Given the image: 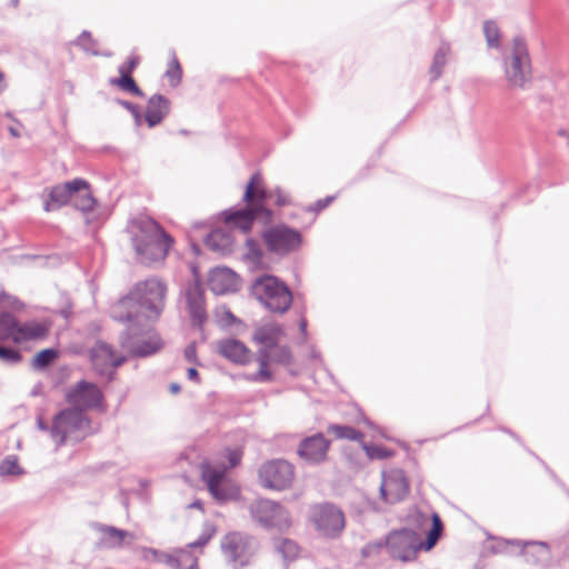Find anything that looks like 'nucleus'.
<instances>
[{
	"instance_id": "nucleus-47",
	"label": "nucleus",
	"mask_w": 569,
	"mask_h": 569,
	"mask_svg": "<svg viewBox=\"0 0 569 569\" xmlns=\"http://www.w3.org/2000/svg\"><path fill=\"white\" fill-rule=\"evenodd\" d=\"M118 103L127 109L136 119H139L140 117V109L137 104L127 101V100H119Z\"/></svg>"
},
{
	"instance_id": "nucleus-8",
	"label": "nucleus",
	"mask_w": 569,
	"mask_h": 569,
	"mask_svg": "<svg viewBox=\"0 0 569 569\" xmlns=\"http://www.w3.org/2000/svg\"><path fill=\"white\" fill-rule=\"evenodd\" d=\"M224 558L234 568H241L250 562L257 549L256 540L242 532H230L220 542Z\"/></svg>"
},
{
	"instance_id": "nucleus-34",
	"label": "nucleus",
	"mask_w": 569,
	"mask_h": 569,
	"mask_svg": "<svg viewBox=\"0 0 569 569\" xmlns=\"http://www.w3.org/2000/svg\"><path fill=\"white\" fill-rule=\"evenodd\" d=\"M110 83L118 87L122 91L130 92L137 97H143L142 90L137 86L133 78L129 74L120 76L119 78L111 79Z\"/></svg>"
},
{
	"instance_id": "nucleus-53",
	"label": "nucleus",
	"mask_w": 569,
	"mask_h": 569,
	"mask_svg": "<svg viewBox=\"0 0 569 569\" xmlns=\"http://www.w3.org/2000/svg\"><path fill=\"white\" fill-rule=\"evenodd\" d=\"M299 328H300V331L302 333H306V329H307V321L305 319H302L299 323Z\"/></svg>"
},
{
	"instance_id": "nucleus-42",
	"label": "nucleus",
	"mask_w": 569,
	"mask_h": 569,
	"mask_svg": "<svg viewBox=\"0 0 569 569\" xmlns=\"http://www.w3.org/2000/svg\"><path fill=\"white\" fill-rule=\"evenodd\" d=\"M166 77L169 78L170 83L172 87H176L181 79V68L177 60V58H173L172 62L170 63Z\"/></svg>"
},
{
	"instance_id": "nucleus-30",
	"label": "nucleus",
	"mask_w": 569,
	"mask_h": 569,
	"mask_svg": "<svg viewBox=\"0 0 569 569\" xmlns=\"http://www.w3.org/2000/svg\"><path fill=\"white\" fill-rule=\"evenodd\" d=\"M204 242L212 251L224 252L230 250L233 239L228 231L216 229L206 237Z\"/></svg>"
},
{
	"instance_id": "nucleus-19",
	"label": "nucleus",
	"mask_w": 569,
	"mask_h": 569,
	"mask_svg": "<svg viewBox=\"0 0 569 569\" xmlns=\"http://www.w3.org/2000/svg\"><path fill=\"white\" fill-rule=\"evenodd\" d=\"M87 187L88 181L81 178L54 186L49 193V200L44 203V210L51 211L61 208L69 201H72V198L77 192L81 189H86Z\"/></svg>"
},
{
	"instance_id": "nucleus-1",
	"label": "nucleus",
	"mask_w": 569,
	"mask_h": 569,
	"mask_svg": "<svg viewBox=\"0 0 569 569\" xmlns=\"http://www.w3.org/2000/svg\"><path fill=\"white\" fill-rule=\"evenodd\" d=\"M167 287L156 278L147 279L134 286L133 290L119 300L111 310L117 321H132L133 318L154 321L164 308Z\"/></svg>"
},
{
	"instance_id": "nucleus-2",
	"label": "nucleus",
	"mask_w": 569,
	"mask_h": 569,
	"mask_svg": "<svg viewBox=\"0 0 569 569\" xmlns=\"http://www.w3.org/2000/svg\"><path fill=\"white\" fill-rule=\"evenodd\" d=\"M268 192L263 187L259 172L253 173L246 184L243 193L244 208L224 211V222L247 233L256 220L268 223L272 219V211L267 207Z\"/></svg>"
},
{
	"instance_id": "nucleus-27",
	"label": "nucleus",
	"mask_w": 569,
	"mask_h": 569,
	"mask_svg": "<svg viewBox=\"0 0 569 569\" xmlns=\"http://www.w3.org/2000/svg\"><path fill=\"white\" fill-rule=\"evenodd\" d=\"M284 332L281 325L277 322H267L254 329L252 339L254 342L262 345V348H271L278 343Z\"/></svg>"
},
{
	"instance_id": "nucleus-25",
	"label": "nucleus",
	"mask_w": 569,
	"mask_h": 569,
	"mask_svg": "<svg viewBox=\"0 0 569 569\" xmlns=\"http://www.w3.org/2000/svg\"><path fill=\"white\" fill-rule=\"evenodd\" d=\"M218 352L229 361L246 365L250 361L251 352L247 346L237 339H223L217 343Z\"/></svg>"
},
{
	"instance_id": "nucleus-28",
	"label": "nucleus",
	"mask_w": 569,
	"mask_h": 569,
	"mask_svg": "<svg viewBox=\"0 0 569 569\" xmlns=\"http://www.w3.org/2000/svg\"><path fill=\"white\" fill-rule=\"evenodd\" d=\"M169 100L162 94H153L149 101L146 111V121L149 127L159 124L169 113Z\"/></svg>"
},
{
	"instance_id": "nucleus-56",
	"label": "nucleus",
	"mask_w": 569,
	"mask_h": 569,
	"mask_svg": "<svg viewBox=\"0 0 569 569\" xmlns=\"http://www.w3.org/2000/svg\"><path fill=\"white\" fill-rule=\"evenodd\" d=\"M20 1L19 0H10V4L13 7V8H17L19 6Z\"/></svg>"
},
{
	"instance_id": "nucleus-32",
	"label": "nucleus",
	"mask_w": 569,
	"mask_h": 569,
	"mask_svg": "<svg viewBox=\"0 0 569 569\" xmlns=\"http://www.w3.org/2000/svg\"><path fill=\"white\" fill-rule=\"evenodd\" d=\"M328 432L335 435L337 439H348L353 441H360L363 435L357 429L349 426L330 425Z\"/></svg>"
},
{
	"instance_id": "nucleus-51",
	"label": "nucleus",
	"mask_w": 569,
	"mask_h": 569,
	"mask_svg": "<svg viewBox=\"0 0 569 569\" xmlns=\"http://www.w3.org/2000/svg\"><path fill=\"white\" fill-rule=\"evenodd\" d=\"M187 376L190 380H196L198 378V371L196 368H189L187 371Z\"/></svg>"
},
{
	"instance_id": "nucleus-38",
	"label": "nucleus",
	"mask_w": 569,
	"mask_h": 569,
	"mask_svg": "<svg viewBox=\"0 0 569 569\" xmlns=\"http://www.w3.org/2000/svg\"><path fill=\"white\" fill-rule=\"evenodd\" d=\"M74 44L80 47L82 50H84L88 53L91 54H98V51L96 49L97 42L92 38L91 33L89 31H83L78 39L74 41Z\"/></svg>"
},
{
	"instance_id": "nucleus-31",
	"label": "nucleus",
	"mask_w": 569,
	"mask_h": 569,
	"mask_svg": "<svg viewBox=\"0 0 569 569\" xmlns=\"http://www.w3.org/2000/svg\"><path fill=\"white\" fill-rule=\"evenodd\" d=\"M273 548L286 561L296 559L299 553L298 545L288 538L273 539Z\"/></svg>"
},
{
	"instance_id": "nucleus-44",
	"label": "nucleus",
	"mask_w": 569,
	"mask_h": 569,
	"mask_svg": "<svg viewBox=\"0 0 569 569\" xmlns=\"http://www.w3.org/2000/svg\"><path fill=\"white\" fill-rule=\"evenodd\" d=\"M213 533H214L213 528L206 529L196 541L188 543V548H201V547L206 546L209 542V540L212 538Z\"/></svg>"
},
{
	"instance_id": "nucleus-46",
	"label": "nucleus",
	"mask_w": 569,
	"mask_h": 569,
	"mask_svg": "<svg viewBox=\"0 0 569 569\" xmlns=\"http://www.w3.org/2000/svg\"><path fill=\"white\" fill-rule=\"evenodd\" d=\"M242 458V451L239 449H233L228 451V460L230 468L238 466Z\"/></svg>"
},
{
	"instance_id": "nucleus-15",
	"label": "nucleus",
	"mask_w": 569,
	"mask_h": 569,
	"mask_svg": "<svg viewBox=\"0 0 569 569\" xmlns=\"http://www.w3.org/2000/svg\"><path fill=\"white\" fill-rule=\"evenodd\" d=\"M263 239L267 248L278 254L296 250L301 243L300 232L283 224L266 230Z\"/></svg>"
},
{
	"instance_id": "nucleus-43",
	"label": "nucleus",
	"mask_w": 569,
	"mask_h": 569,
	"mask_svg": "<svg viewBox=\"0 0 569 569\" xmlns=\"http://www.w3.org/2000/svg\"><path fill=\"white\" fill-rule=\"evenodd\" d=\"M139 62H140V59L138 56L129 57L127 59V61L123 62L122 64H120L118 68L120 76H126V74L131 76L133 70L138 67Z\"/></svg>"
},
{
	"instance_id": "nucleus-6",
	"label": "nucleus",
	"mask_w": 569,
	"mask_h": 569,
	"mask_svg": "<svg viewBox=\"0 0 569 569\" xmlns=\"http://www.w3.org/2000/svg\"><path fill=\"white\" fill-rule=\"evenodd\" d=\"M254 297L271 312L284 313L292 303L289 288L273 276H262L252 284Z\"/></svg>"
},
{
	"instance_id": "nucleus-58",
	"label": "nucleus",
	"mask_w": 569,
	"mask_h": 569,
	"mask_svg": "<svg viewBox=\"0 0 569 569\" xmlns=\"http://www.w3.org/2000/svg\"><path fill=\"white\" fill-rule=\"evenodd\" d=\"M10 133L14 137L19 136V133L13 128H10Z\"/></svg>"
},
{
	"instance_id": "nucleus-36",
	"label": "nucleus",
	"mask_w": 569,
	"mask_h": 569,
	"mask_svg": "<svg viewBox=\"0 0 569 569\" xmlns=\"http://www.w3.org/2000/svg\"><path fill=\"white\" fill-rule=\"evenodd\" d=\"M23 473L22 468L18 463V459L13 456L7 457L0 463V476H20Z\"/></svg>"
},
{
	"instance_id": "nucleus-12",
	"label": "nucleus",
	"mask_w": 569,
	"mask_h": 569,
	"mask_svg": "<svg viewBox=\"0 0 569 569\" xmlns=\"http://www.w3.org/2000/svg\"><path fill=\"white\" fill-rule=\"evenodd\" d=\"M422 542L419 536L410 529H400L389 533L386 548L389 555L401 561H411L421 549Z\"/></svg>"
},
{
	"instance_id": "nucleus-39",
	"label": "nucleus",
	"mask_w": 569,
	"mask_h": 569,
	"mask_svg": "<svg viewBox=\"0 0 569 569\" xmlns=\"http://www.w3.org/2000/svg\"><path fill=\"white\" fill-rule=\"evenodd\" d=\"M483 32L489 47L497 48L499 46V29L493 21H486Z\"/></svg>"
},
{
	"instance_id": "nucleus-29",
	"label": "nucleus",
	"mask_w": 569,
	"mask_h": 569,
	"mask_svg": "<svg viewBox=\"0 0 569 569\" xmlns=\"http://www.w3.org/2000/svg\"><path fill=\"white\" fill-rule=\"evenodd\" d=\"M176 555H170L153 548H149L144 550V555L148 559H152L157 562L164 563L169 566L170 568H181L182 567V559L184 557H189L188 551L184 549H178Z\"/></svg>"
},
{
	"instance_id": "nucleus-24",
	"label": "nucleus",
	"mask_w": 569,
	"mask_h": 569,
	"mask_svg": "<svg viewBox=\"0 0 569 569\" xmlns=\"http://www.w3.org/2000/svg\"><path fill=\"white\" fill-rule=\"evenodd\" d=\"M186 300L193 322L201 326L206 318L204 293L199 282L190 283L186 289Z\"/></svg>"
},
{
	"instance_id": "nucleus-54",
	"label": "nucleus",
	"mask_w": 569,
	"mask_h": 569,
	"mask_svg": "<svg viewBox=\"0 0 569 569\" xmlns=\"http://www.w3.org/2000/svg\"><path fill=\"white\" fill-rule=\"evenodd\" d=\"M224 315L229 322L236 321V317L230 311H227Z\"/></svg>"
},
{
	"instance_id": "nucleus-5",
	"label": "nucleus",
	"mask_w": 569,
	"mask_h": 569,
	"mask_svg": "<svg viewBox=\"0 0 569 569\" xmlns=\"http://www.w3.org/2000/svg\"><path fill=\"white\" fill-rule=\"evenodd\" d=\"M90 433V419L78 409H64L54 416L50 436L57 447L67 440L80 441Z\"/></svg>"
},
{
	"instance_id": "nucleus-4",
	"label": "nucleus",
	"mask_w": 569,
	"mask_h": 569,
	"mask_svg": "<svg viewBox=\"0 0 569 569\" xmlns=\"http://www.w3.org/2000/svg\"><path fill=\"white\" fill-rule=\"evenodd\" d=\"M503 72L510 89L523 90L531 83V61L523 38L513 39L510 53L503 59Z\"/></svg>"
},
{
	"instance_id": "nucleus-7",
	"label": "nucleus",
	"mask_w": 569,
	"mask_h": 569,
	"mask_svg": "<svg viewBox=\"0 0 569 569\" xmlns=\"http://www.w3.org/2000/svg\"><path fill=\"white\" fill-rule=\"evenodd\" d=\"M128 328L126 333L121 337V345L128 349L133 356L147 357L162 348V340L160 337L147 329V320L133 318L132 321H127Z\"/></svg>"
},
{
	"instance_id": "nucleus-21",
	"label": "nucleus",
	"mask_w": 569,
	"mask_h": 569,
	"mask_svg": "<svg viewBox=\"0 0 569 569\" xmlns=\"http://www.w3.org/2000/svg\"><path fill=\"white\" fill-rule=\"evenodd\" d=\"M208 284L213 293L224 295L237 290L238 276L227 267H217L210 271Z\"/></svg>"
},
{
	"instance_id": "nucleus-17",
	"label": "nucleus",
	"mask_w": 569,
	"mask_h": 569,
	"mask_svg": "<svg viewBox=\"0 0 569 569\" xmlns=\"http://www.w3.org/2000/svg\"><path fill=\"white\" fill-rule=\"evenodd\" d=\"M312 519L317 529L325 536L335 537L345 528L343 512L330 503L316 507Z\"/></svg>"
},
{
	"instance_id": "nucleus-55",
	"label": "nucleus",
	"mask_w": 569,
	"mask_h": 569,
	"mask_svg": "<svg viewBox=\"0 0 569 569\" xmlns=\"http://www.w3.org/2000/svg\"><path fill=\"white\" fill-rule=\"evenodd\" d=\"M38 427L43 431L48 430L47 426L41 420L38 421Z\"/></svg>"
},
{
	"instance_id": "nucleus-50",
	"label": "nucleus",
	"mask_w": 569,
	"mask_h": 569,
	"mask_svg": "<svg viewBox=\"0 0 569 569\" xmlns=\"http://www.w3.org/2000/svg\"><path fill=\"white\" fill-rule=\"evenodd\" d=\"M366 449H367L368 453L370 455V457H379V458L385 457V455H383L382 450H380V449H376V448H375V449L372 450V452L369 450V448H367V447H366Z\"/></svg>"
},
{
	"instance_id": "nucleus-18",
	"label": "nucleus",
	"mask_w": 569,
	"mask_h": 569,
	"mask_svg": "<svg viewBox=\"0 0 569 569\" xmlns=\"http://www.w3.org/2000/svg\"><path fill=\"white\" fill-rule=\"evenodd\" d=\"M409 485L402 470L393 469L382 476L381 498L388 503H397L406 498Z\"/></svg>"
},
{
	"instance_id": "nucleus-35",
	"label": "nucleus",
	"mask_w": 569,
	"mask_h": 569,
	"mask_svg": "<svg viewBox=\"0 0 569 569\" xmlns=\"http://www.w3.org/2000/svg\"><path fill=\"white\" fill-rule=\"evenodd\" d=\"M449 47L447 44H442L436 52L433 57V62L430 68L432 80H436L440 77L442 72V68L446 64V57L449 52Z\"/></svg>"
},
{
	"instance_id": "nucleus-37",
	"label": "nucleus",
	"mask_w": 569,
	"mask_h": 569,
	"mask_svg": "<svg viewBox=\"0 0 569 569\" xmlns=\"http://www.w3.org/2000/svg\"><path fill=\"white\" fill-rule=\"evenodd\" d=\"M57 358V351L53 349H44L36 355L32 366L36 369H42L49 366Z\"/></svg>"
},
{
	"instance_id": "nucleus-11",
	"label": "nucleus",
	"mask_w": 569,
	"mask_h": 569,
	"mask_svg": "<svg viewBox=\"0 0 569 569\" xmlns=\"http://www.w3.org/2000/svg\"><path fill=\"white\" fill-rule=\"evenodd\" d=\"M258 475L264 488L281 491L292 485L295 467L284 459H272L261 465Z\"/></svg>"
},
{
	"instance_id": "nucleus-20",
	"label": "nucleus",
	"mask_w": 569,
	"mask_h": 569,
	"mask_svg": "<svg viewBox=\"0 0 569 569\" xmlns=\"http://www.w3.org/2000/svg\"><path fill=\"white\" fill-rule=\"evenodd\" d=\"M329 446L330 441L322 433H316L300 442L298 455L309 463H319L326 459Z\"/></svg>"
},
{
	"instance_id": "nucleus-9",
	"label": "nucleus",
	"mask_w": 569,
	"mask_h": 569,
	"mask_svg": "<svg viewBox=\"0 0 569 569\" xmlns=\"http://www.w3.org/2000/svg\"><path fill=\"white\" fill-rule=\"evenodd\" d=\"M48 329L44 325L31 321L18 326L16 318L9 312H1L0 316V340L12 339L17 343L29 340L42 339Z\"/></svg>"
},
{
	"instance_id": "nucleus-57",
	"label": "nucleus",
	"mask_w": 569,
	"mask_h": 569,
	"mask_svg": "<svg viewBox=\"0 0 569 569\" xmlns=\"http://www.w3.org/2000/svg\"><path fill=\"white\" fill-rule=\"evenodd\" d=\"M198 565H197V560L193 559L192 560V563L189 566V569H197Z\"/></svg>"
},
{
	"instance_id": "nucleus-49",
	"label": "nucleus",
	"mask_w": 569,
	"mask_h": 569,
	"mask_svg": "<svg viewBox=\"0 0 569 569\" xmlns=\"http://www.w3.org/2000/svg\"><path fill=\"white\" fill-rule=\"evenodd\" d=\"M333 199L335 197L332 196L320 199L310 209L316 212L321 211L327 208L333 201Z\"/></svg>"
},
{
	"instance_id": "nucleus-41",
	"label": "nucleus",
	"mask_w": 569,
	"mask_h": 569,
	"mask_svg": "<svg viewBox=\"0 0 569 569\" xmlns=\"http://www.w3.org/2000/svg\"><path fill=\"white\" fill-rule=\"evenodd\" d=\"M442 530V523L437 513H433L432 516V529L430 530L428 535V546L427 549L431 548L438 538L440 537V532Z\"/></svg>"
},
{
	"instance_id": "nucleus-40",
	"label": "nucleus",
	"mask_w": 569,
	"mask_h": 569,
	"mask_svg": "<svg viewBox=\"0 0 569 569\" xmlns=\"http://www.w3.org/2000/svg\"><path fill=\"white\" fill-rule=\"evenodd\" d=\"M21 353L13 348L0 346V361L7 365H16L21 361Z\"/></svg>"
},
{
	"instance_id": "nucleus-16",
	"label": "nucleus",
	"mask_w": 569,
	"mask_h": 569,
	"mask_svg": "<svg viewBox=\"0 0 569 569\" xmlns=\"http://www.w3.org/2000/svg\"><path fill=\"white\" fill-rule=\"evenodd\" d=\"M90 359L96 372L108 380H112L114 370L120 367L126 358L113 351L111 346L98 341L90 351Z\"/></svg>"
},
{
	"instance_id": "nucleus-22",
	"label": "nucleus",
	"mask_w": 569,
	"mask_h": 569,
	"mask_svg": "<svg viewBox=\"0 0 569 569\" xmlns=\"http://www.w3.org/2000/svg\"><path fill=\"white\" fill-rule=\"evenodd\" d=\"M94 528L100 532L101 537L97 546L99 548H120L122 546L131 545L134 540V535L127 530L118 529L112 526L94 525Z\"/></svg>"
},
{
	"instance_id": "nucleus-48",
	"label": "nucleus",
	"mask_w": 569,
	"mask_h": 569,
	"mask_svg": "<svg viewBox=\"0 0 569 569\" xmlns=\"http://www.w3.org/2000/svg\"><path fill=\"white\" fill-rule=\"evenodd\" d=\"M184 358L187 359V361H189L191 363L197 362V347H196L194 342H192L186 347Z\"/></svg>"
},
{
	"instance_id": "nucleus-45",
	"label": "nucleus",
	"mask_w": 569,
	"mask_h": 569,
	"mask_svg": "<svg viewBox=\"0 0 569 569\" xmlns=\"http://www.w3.org/2000/svg\"><path fill=\"white\" fill-rule=\"evenodd\" d=\"M267 192H268L267 199L272 198L274 196V198H276L274 202L277 206L283 207L289 203V197L284 192H282L279 188L271 190V191L267 190Z\"/></svg>"
},
{
	"instance_id": "nucleus-26",
	"label": "nucleus",
	"mask_w": 569,
	"mask_h": 569,
	"mask_svg": "<svg viewBox=\"0 0 569 569\" xmlns=\"http://www.w3.org/2000/svg\"><path fill=\"white\" fill-rule=\"evenodd\" d=\"M226 470L227 468L223 466H212L209 462L201 465L202 479L207 483L210 493L219 500L227 498V495L221 489V483L224 478Z\"/></svg>"
},
{
	"instance_id": "nucleus-52",
	"label": "nucleus",
	"mask_w": 569,
	"mask_h": 569,
	"mask_svg": "<svg viewBox=\"0 0 569 569\" xmlns=\"http://www.w3.org/2000/svg\"><path fill=\"white\" fill-rule=\"evenodd\" d=\"M170 391H171L172 393H178V392L180 391V386H179V385H177V383H171V385H170Z\"/></svg>"
},
{
	"instance_id": "nucleus-3",
	"label": "nucleus",
	"mask_w": 569,
	"mask_h": 569,
	"mask_svg": "<svg viewBox=\"0 0 569 569\" xmlns=\"http://www.w3.org/2000/svg\"><path fill=\"white\" fill-rule=\"evenodd\" d=\"M132 242L142 263H152L166 258L172 239L152 219L141 218L132 223Z\"/></svg>"
},
{
	"instance_id": "nucleus-10",
	"label": "nucleus",
	"mask_w": 569,
	"mask_h": 569,
	"mask_svg": "<svg viewBox=\"0 0 569 569\" xmlns=\"http://www.w3.org/2000/svg\"><path fill=\"white\" fill-rule=\"evenodd\" d=\"M250 513L264 528L283 531L291 525L289 512L280 503L269 499H260L253 502L250 506Z\"/></svg>"
},
{
	"instance_id": "nucleus-13",
	"label": "nucleus",
	"mask_w": 569,
	"mask_h": 569,
	"mask_svg": "<svg viewBox=\"0 0 569 569\" xmlns=\"http://www.w3.org/2000/svg\"><path fill=\"white\" fill-rule=\"evenodd\" d=\"M67 401L72 406L71 409H78L84 412L89 409H98L103 403V395L97 385L80 380L70 387L66 393Z\"/></svg>"
},
{
	"instance_id": "nucleus-33",
	"label": "nucleus",
	"mask_w": 569,
	"mask_h": 569,
	"mask_svg": "<svg viewBox=\"0 0 569 569\" xmlns=\"http://www.w3.org/2000/svg\"><path fill=\"white\" fill-rule=\"evenodd\" d=\"M73 204L81 211H90L96 206V199L93 198L89 186L86 189H81L72 198Z\"/></svg>"
},
{
	"instance_id": "nucleus-23",
	"label": "nucleus",
	"mask_w": 569,
	"mask_h": 569,
	"mask_svg": "<svg viewBox=\"0 0 569 569\" xmlns=\"http://www.w3.org/2000/svg\"><path fill=\"white\" fill-rule=\"evenodd\" d=\"M512 543L522 547L521 555L528 563L547 566L550 562L551 551L547 542L516 540Z\"/></svg>"
},
{
	"instance_id": "nucleus-14",
	"label": "nucleus",
	"mask_w": 569,
	"mask_h": 569,
	"mask_svg": "<svg viewBox=\"0 0 569 569\" xmlns=\"http://www.w3.org/2000/svg\"><path fill=\"white\" fill-rule=\"evenodd\" d=\"M292 353L289 347L274 345L271 348H260L257 352L259 370L251 377V380L267 382L272 380V373L268 369L270 362L289 366L292 362Z\"/></svg>"
}]
</instances>
